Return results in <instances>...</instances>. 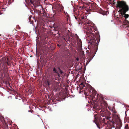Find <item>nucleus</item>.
<instances>
[{
    "instance_id": "1",
    "label": "nucleus",
    "mask_w": 129,
    "mask_h": 129,
    "mask_svg": "<svg viewBox=\"0 0 129 129\" xmlns=\"http://www.w3.org/2000/svg\"><path fill=\"white\" fill-rule=\"evenodd\" d=\"M94 119L93 120L94 122L95 123L97 127L99 128L102 127L106 124L105 123L106 119L107 121V127L106 129H111L112 127H114V124L116 122L115 119L111 118L109 117L105 116L103 114L101 115L96 114L94 115Z\"/></svg>"
},
{
    "instance_id": "2",
    "label": "nucleus",
    "mask_w": 129,
    "mask_h": 129,
    "mask_svg": "<svg viewBox=\"0 0 129 129\" xmlns=\"http://www.w3.org/2000/svg\"><path fill=\"white\" fill-rule=\"evenodd\" d=\"M88 25H86L84 28L85 31L86 32L87 37L90 40L89 43L91 45L94 46L95 48L97 47L96 43L95 38L96 39L98 43L99 42V39L100 37L99 32L94 27L91 26L89 23H87Z\"/></svg>"
},
{
    "instance_id": "3",
    "label": "nucleus",
    "mask_w": 129,
    "mask_h": 129,
    "mask_svg": "<svg viewBox=\"0 0 129 129\" xmlns=\"http://www.w3.org/2000/svg\"><path fill=\"white\" fill-rule=\"evenodd\" d=\"M117 7L120 9L118 11V12L120 13L119 14L120 16H122L125 19L128 17L129 15L125 13L128 10L129 8L125 2L123 1H118Z\"/></svg>"
},
{
    "instance_id": "4",
    "label": "nucleus",
    "mask_w": 129,
    "mask_h": 129,
    "mask_svg": "<svg viewBox=\"0 0 129 129\" xmlns=\"http://www.w3.org/2000/svg\"><path fill=\"white\" fill-rule=\"evenodd\" d=\"M96 6L95 4L91 3H88V6L87 9V12L90 11L94 10Z\"/></svg>"
},
{
    "instance_id": "5",
    "label": "nucleus",
    "mask_w": 129,
    "mask_h": 129,
    "mask_svg": "<svg viewBox=\"0 0 129 129\" xmlns=\"http://www.w3.org/2000/svg\"><path fill=\"white\" fill-rule=\"evenodd\" d=\"M96 96L97 99L99 100L101 104H102V103H103L105 107L106 106L107 104L105 102V100L103 99L102 96L101 95L98 94Z\"/></svg>"
},
{
    "instance_id": "6",
    "label": "nucleus",
    "mask_w": 129,
    "mask_h": 129,
    "mask_svg": "<svg viewBox=\"0 0 129 129\" xmlns=\"http://www.w3.org/2000/svg\"><path fill=\"white\" fill-rule=\"evenodd\" d=\"M56 9L58 11L62 12L64 8L60 4H57L56 5Z\"/></svg>"
},
{
    "instance_id": "7",
    "label": "nucleus",
    "mask_w": 129,
    "mask_h": 129,
    "mask_svg": "<svg viewBox=\"0 0 129 129\" xmlns=\"http://www.w3.org/2000/svg\"><path fill=\"white\" fill-rule=\"evenodd\" d=\"M77 44L79 48H81L82 47V42L80 39L79 37H77Z\"/></svg>"
},
{
    "instance_id": "8",
    "label": "nucleus",
    "mask_w": 129,
    "mask_h": 129,
    "mask_svg": "<svg viewBox=\"0 0 129 129\" xmlns=\"http://www.w3.org/2000/svg\"><path fill=\"white\" fill-rule=\"evenodd\" d=\"M89 56L88 57V59L89 60V61L91 60L93 58L94 56V54L91 51L89 53Z\"/></svg>"
},
{
    "instance_id": "9",
    "label": "nucleus",
    "mask_w": 129,
    "mask_h": 129,
    "mask_svg": "<svg viewBox=\"0 0 129 129\" xmlns=\"http://www.w3.org/2000/svg\"><path fill=\"white\" fill-rule=\"evenodd\" d=\"M61 29L62 32H63L66 30L65 25H62L61 27Z\"/></svg>"
},
{
    "instance_id": "10",
    "label": "nucleus",
    "mask_w": 129,
    "mask_h": 129,
    "mask_svg": "<svg viewBox=\"0 0 129 129\" xmlns=\"http://www.w3.org/2000/svg\"><path fill=\"white\" fill-rule=\"evenodd\" d=\"M32 17L31 16H29V22H30V24H33V23L34 21L33 20H32L31 19Z\"/></svg>"
},
{
    "instance_id": "11",
    "label": "nucleus",
    "mask_w": 129,
    "mask_h": 129,
    "mask_svg": "<svg viewBox=\"0 0 129 129\" xmlns=\"http://www.w3.org/2000/svg\"><path fill=\"white\" fill-rule=\"evenodd\" d=\"M80 87H81V89H83L84 87L85 86V85L84 84V83L82 82L80 86Z\"/></svg>"
},
{
    "instance_id": "12",
    "label": "nucleus",
    "mask_w": 129,
    "mask_h": 129,
    "mask_svg": "<svg viewBox=\"0 0 129 129\" xmlns=\"http://www.w3.org/2000/svg\"><path fill=\"white\" fill-rule=\"evenodd\" d=\"M124 129H129V126H128V125L126 124L125 127Z\"/></svg>"
},
{
    "instance_id": "13",
    "label": "nucleus",
    "mask_w": 129,
    "mask_h": 129,
    "mask_svg": "<svg viewBox=\"0 0 129 129\" xmlns=\"http://www.w3.org/2000/svg\"><path fill=\"white\" fill-rule=\"evenodd\" d=\"M53 71L54 72V73H57V71L55 68H53Z\"/></svg>"
},
{
    "instance_id": "14",
    "label": "nucleus",
    "mask_w": 129,
    "mask_h": 129,
    "mask_svg": "<svg viewBox=\"0 0 129 129\" xmlns=\"http://www.w3.org/2000/svg\"><path fill=\"white\" fill-rule=\"evenodd\" d=\"M91 90H90V92H91V93H92V94H93L95 92V91H93V88H92L91 89Z\"/></svg>"
},
{
    "instance_id": "15",
    "label": "nucleus",
    "mask_w": 129,
    "mask_h": 129,
    "mask_svg": "<svg viewBox=\"0 0 129 129\" xmlns=\"http://www.w3.org/2000/svg\"><path fill=\"white\" fill-rule=\"evenodd\" d=\"M6 61H5V62L7 63V65H9V64L8 62V59H7V60H6Z\"/></svg>"
},
{
    "instance_id": "16",
    "label": "nucleus",
    "mask_w": 129,
    "mask_h": 129,
    "mask_svg": "<svg viewBox=\"0 0 129 129\" xmlns=\"http://www.w3.org/2000/svg\"><path fill=\"white\" fill-rule=\"evenodd\" d=\"M57 74V77L58 78H59V77H60V75L59 73H58V72H57V73H56Z\"/></svg>"
},
{
    "instance_id": "17",
    "label": "nucleus",
    "mask_w": 129,
    "mask_h": 129,
    "mask_svg": "<svg viewBox=\"0 0 129 129\" xmlns=\"http://www.w3.org/2000/svg\"><path fill=\"white\" fill-rule=\"evenodd\" d=\"M114 1V0H112V2H111L113 4H114L115 3V2Z\"/></svg>"
},
{
    "instance_id": "18",
    "label": "nucleus",
    "mask_w": 129,
    "mask_h": 129,
    "mask_svg": "<svg viewBox=\"0 0 129 129\" xmlns=\"http://www.w3.org/2000/svg\"><path fill=\"white\" fill-rule=\"evenodd\" d=\"M60 73L61 74H62L63 73V72L62 70H60V71H59Z\"/></svg>"
},
{
    "instance_id": "19",
    "label": "nucleus",
    "mask_w": 129,
    "mask_h": 129,
    "mask_svg": "<svg viewBox=\"0 0 129 129\" xmlns=\"http://www.w3.org/2000/svg\"><path fill=\"white\" fill-rule=\"evenodd\" d=\"M17 31V30L16 29H14L13 30V31H14L15 33H16V32Z\"/></svg>"
},
{
    "instance_id": "20",
    "label": "nucleus",
    "mask_w": 129,
    "mask_h": 129,
    "mask_svg": "<svg viewBox=\"0 0 129 129\" xmlns=\"http://www.w3.org/2000/svg\"><path fill=\"white\" fill-rule=\"evenodd\" d=\"M79 9H81H81H82V8H83V7H81V6H79Z\"/></svg>"
},
{
    "instance_id": "21",
    "label": "nucleus",
    "mask_w": 129,
    "mask_h": 129,
    "mask_svg": "<svg viewBox=\"0 0 129 129\" xmlns=\"http://www.w3.org/2000/svg\"><path fill=\"white\" fill-rule=\"evenodd\" d=\"M79 59L78 58H77L76 59V61H79Z\"/></svg>"
},
{
    "instance_id": "22",
    "label": "nucleus",
    "mask_w": 129,
    "mask_h": 129,
    "mask_svg": "<svg viewBox=\"0 0 129 129\" xmlns=\"http://www.w3.org/2000/svg\"><path fill=\"white\" fill-rule=\"evenodd\" d=\"M33 111V110H29L28 111L29 112H32V111Z\"/></svg>"
},
{
    "instance_id": "23",
    "label": "nucleus",
    "mask_w": 129,
    "mask_h": 129,
    "mask_svg": "<svg viewBox=\"0 0 129 129\" xmlns=\"http://www.w3.org/2000/svg\"><path fill=\"white\" fill-rule=\"evenodd\" d=\"M58 70H59V71H60V70H61L59 68H58Z\"/></svg>"
},
{
    "instance_id": "24",
    "label": "nucleus",
    "mask_w": 129,
    "mask_h": 129,
    "mask_svg": "<svg viewBox=\"0 0 129 129\" xmlns=\"http://www.w3.org/2000/svg\"><path fill=\"white\" fill-rule=\"evenodd\" d=\"M57 87H55V89H56V90H57Z\"/></svg>"
},
{
    "instance_id": "25",
    "label": "nucleus",
    "mask_w": 129,
    "mask_h": 129,
    "mask_svg": "<svg viewBox=\"0 0 129 129\" xmlns=\"http://www.w3.org/2000/svg\"><path fill=\"white\" fill-rule=\"evenodd\" d=\"M109 1L110 2H112V0H109Z\"/></svg>"
},
{
    "instance_id": "26",
    "label": "nucleus",
    "mask_w": 129,
    "mask_h": 129,
    "mask_svg": "<svg viewBox=\"0 0 129 129\" xmlns=\"http://www.w3.org/2000/svg\"><path fill=\"white\" fill-rule=\"evenodd\" d=\"M6 69H8V67H6Z\"/></svg>"
},
{
    "instance_id": "27",
    "label": "nucleus",
    "mask_w": 129,
    "mask_h": 129,
    "mask_svg": "<svg viewBox=\"0 0 129 129\" xmlns=\"http://www.w3.org/2000/svg\"><path fill=\"white\" fill-rule=\"evenodd\" d=\"M68 16H69V15H68V14H67V16L68 17Z\"/></svg>"
},
{
    "instance_id": "28",
    "label": "nucleus",
    "mask_w": 129,
    "mask_h": 129,
    "mask_svg": "<svg viewBox=\"0 0 129 129\" xmlns=\"http://www.w3.org/2000/svg\"><path fill=\"white\" fill-rule=\"evenodd\" d=\"M57 34H58L59 35L60 34H59V32L58 31Z\"/></svg>"
},
{
    "instance_id": "29",
    "label": "nucleus",
    "mask_w": 129,
    "mask_h": 129,
    "mask_svg": "<svg viewBox=\"0 0 129 129\" xmlns=\"http://www.w3.org/2000/svg\"><path fill=\"white\" fill-rule=\"evenodd\" d=\"M56 84L57 85V84H58V82H57V83H56Z\"/></svg>"
},
{
    "instance_id": "30",
    "label": "nucleus",
    "mask_w": 129,
    "mask_h": 129,
    "mask_svg": "<svg viewBox=\"0 0 129 129\" xmlns=\"http://www.w3.org/2000/svg\"><path fill=\"white\" fill-rule=\"evenodd\" d=\"M82 52H83V53L84 52V51H82Z\"/></svg>"
},
{
    "instance_id": "31",
    "label": "nucleus",
    "mask_w": 129,
    "mask_h": 129,
    "mask_svg": "<svg viewBox=\"0 0 129 129\" xmlns=\"http://www.w3.org/2000/svg\"><path fill=\"white\" fill-rule=\"evenodd\" d=\"M3 71H5V69H3Z\"/></svg>"
},
{
    "instance_id": "32",
    "label": "nucleus",
    "mask_w": 129,
    "mask_h": 129,
    "mask_svg": "<svg viewBox=\"0 0 129 129\" xmlns=\"http://www.w3.org/2000/svg\"><path fill=\"white\" fill-rule=\"evenodd\" d=\"M75 18H76V19H77V18H76V17H75Z\"/></svg>"
},
{
    "instance_id": "33",
    "label": "nucleus",
    "mask_w": 129,
    "mask_h": 129,
    "mask_svg": "<svg viewBox=\"0 0 129 129\" xmlns=\"http://www.w3.org/2000/svg\"><path fill=\"white\" fill-rule=\"evenodd\" d=\"M58 45V46H59V45H58H58Z\"/></svg>"
},
{
    "instance_id": "34",
    "label": "nucleus",
    "mask_w": 129,
    "mask_h": 129,
    "mask_svg": "<svg viewBox=\"0 0 129 129\" xmlns=\"http://www.w3.org/2000/svg\"><path fill=\"white\" fill-rule=\"evenodd\" d=\"M64 13L65 14H66L65 12H64Z\"/></svg>"
},
{
    "instance_id": "35",
    "label": "nucleus",
    "mask_w": 129,
    "mask_h": 129,
    "mask_svg": "<svg viewBox=\"0 0 129 129\" xmlns=\"http://www.w3.org/2000/svg\"><path fill=\"white\" fill-rule=\"evenodd\" d=\"M105 113V112H104V113Z\"/></svg>"
},
{
    "instance_id": "36",
    "label": "nucleus",
    "mask_w": 129,
    "mask_h": 129,
    "mask_svg": "<svg viewBox=\"0 0 129 129\" xmlns=\"http://www.w3.org/2000/svg\"><path fill=\"white\" fill-rule=\"evenodd\" d=\"M32 18V19H34V18Z\"/></svg>"
},
{
    "instance_id": "37",
    "label": "nucleus",
    "mask_w": 129,
    "mask_h": 129,
    "mask_svg": "<svg viewBox=\"0 0 129 129\" xmlns=\"http://www.w3.org/2000/svg\"><path fill=\"white\" fill-rule=\"evenodd\" d=\"M48 85H49V83H48Z\"/></svg>"
}]
</instances>
